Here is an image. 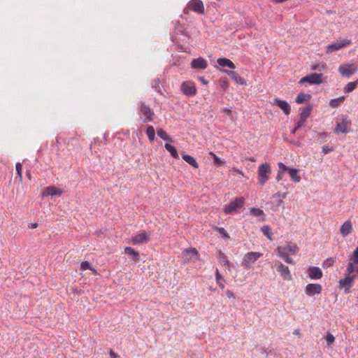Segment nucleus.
I'll return each instance as SVG.
<instances>
[{"instance_id":"obj_21","label":"nucleus","mask_w":358,"mask_h":358,"mask_svg":"<svg viewBox=\"0 0 358 358\" xmlns=\"http://www.w3.org/2000/svg\"><path fill=\"white\" fill-rule=\"evenodd\" d=\"M124 252L131 258L133 261L137 262L139 259V253L131 247H126Z\"/></svg>"},{"instance_id":"obj_63","label":"nucleus","mask_w":358,"mask_h":358,"mask_svg":"<svg viewBox=\"0 0 358 358\" xmlns=\"http://www.w3.org/2000/svg\"><path fill=\"white\" fill-rule=\"evenodd\" d=\"M210 155L213 158L215 157V156H216V155H215L214 152H210Z\"/></svg>"},{"instance_id":"obj_40","label":"nucleus","mask_w":358,"mask_h":358,"mask_svg":"<svg viewBox=\"0 0 358 358\" xmlns=\"http://www.w3.org/2000/svg\"><path fill=\"white\" fill-rule=\"evenodd\" d=\"M326 68H327V66L324 63H320V64L313 66L311 69H312V70H314V71H322L325 70Z\"/></svg>"},{"instance_id":"obj_26","label":"nucleus","mask_w":358,"mask_h":358,"mask_svg":"<svg viewBox=\"0 0 358 358\" xmlns=\"http://www.w3.org/2000/svg\"><path fill=\"white\" fill-rule=\"evenodd\" d=\"M345 99V98L343 96H340L336 99H331L330 101L329 105L332 108H337V107L340 106L344 102Z\"/></svg>"},{"instance_id":"obj_54","label":"nucleus","mask_w":358,"mask_h":358,"mask_svg":"<svg viewBox=\"0 0 358 358\" xmlns=\"http://www.w3.org/2000/svg\"><path fill=\"white\" fill-rule=\"evenodd\" d=\"M282 177H283V173H282L281 171H278L277 176H276L277 180L279 181V180H282Z\"/></svg>"},{"instance_id":"obj_44","label":"nucleus","mask_w":358,"mask_h":358,"mask_svg":"<svg viewBox=\"0 0 358 358\" xmlns=\"http://www.w3.org/2000/svg\"><path fill=\"white\" fill-rule=\"evenodd\" d=\"M16 171H17V174L19 177V179L20 181L22 180V165L21 163L20 162H17L16 164Z\"/></svg>"},{"instance_id":"obj_53","label":"nucleus","mask_w":358,"mask_h":358,"mask_svg":"<svg viewBox=\"0 0 358 358\" xmlns=\"http://www.w3.org/2000/svg\"><path fill=\"white\" fill-rule=\"evenodd\" d=\"M226 294L228 298H234V294L230 290H227Z\"/></svg>"},{"instance_id":"obj_28","label":"nucleus","mask_w":358,"mask_h":358,"mask_svg":"<svg viewBox=\"0 0 358 358\" xmlns=\"http://www.w3.org/2000/svg\"><path fill=\"white\" fill-rule=\"evenodd\" d=\"M310 96L309 94L299 93L296 99V102L299 104L302 103L309 99Z\"/></svg>"},{"instance_id":"obj_1","label":"nucleus","mask_w":358,"mask_h":358,"mask_svg":"<svg viewBox=\"0 0 358 358\" xmlns=\"http://www.w3.org/2000/svg\"><path fill=\"white\" fill-rule=\"evenodd\" d=\"M263 256L262 253L258 252H250L246 253L243 259L242 265L245 268H250L252 265L260 257Z\"/></svg>"},{"instance_id":"obj_50","label":"nucleus","mask_w":358,"mask_h":358,"mask_svg":"<svg viewBox=\"0 0 358 358\" xmlns=\"http://www.w3.org/2000/svg\"><path fill=\"white\" fill-rule=\"evenodd\" d=\"M283 259L288 264H293L294 263L293 259L292 258H290L287 255L285 257H284Z\"/></svg>"},{"instance_id":"obj_39","label":"nucleus","mask_w":358,"mask_h":358,"mask_svg":"<svg viewBox=\"0 0 358 358\" xmlns=\"http://www.w3.org/2000/svg\"><path fill=\"white\" fill-rule=\"evenodd\" d=\"M80 268L83 269V270H87V269H90V270H92L94 273H96V270L94 268H91V264L89 262L87 261H85V262H83L81 263V265H80Z\"/></svg>"},{"instance_id":"obj_20","label":"nucleus","mask_w":358,"mask_h":358,"mask_svg":"<svg viewBox=\"0 0 358 358\" xmlns=\"http://www.w3.org/2000/svg\"><path fill=\"white\" fill-rule=\"evenodd\" d=\"M308 272L311 279H320L322 276V272L318 267H310Z\"/></svg>"},{"instance_id":"obj_30","label":"nucleus","mask_w":358,"mask_h":358,"mask_svg":"<svg viewBox=\"0 0 358 358\" xmlns=\"http://www.w3.org/2000/svg\"><path fill=\"white\" fill-rule=\"evenodd\" d=\"M157 135L164 141L172 142L171 138L167 134V133L162 128H159L157 131Z\"/></svg>"},{"instance_id":"obj_17","label":"nucleus","mask_w":358,"mask_h":358,"mask_svg":"<svg viewBox=\"0 0 358 358\" xmlns=\"http://www.w3.org/2000/svg\"><path fill=\"white\" fill-rule=\"evenodd\" d=\"M191 65L192 68L199 69H205L208 66L207 62L202 57L193 59Z\"/></svg>"},{"instance_id":"obj_34","label":"nucleus","mask_w":358,"mask_h":358,"mask_svg":"<svg viewBox=\"0 0 358 358\" xmlns=\"http://www.w3.org/2000/svg\"><path fill=\"white\" fill-rule=\"evenodd\" d=\"M357 83H358V80L355 82H350L348 83L345 88H344V91L345 92H352L357 86Z\"/></svg>"},{"instance_id":"obj_56","label":"nucleus","mask_w":358,"mask_h":358,"mask_svg":"<svg viewBox=\"0 0 358 358\" xmlns=\"http://www.w3.org/2000/svg\"><path fill=\"white\" fill-rule=\"evenodd\" d=\"M354 259H358V247L353 252Z\"/></svg>"},{"instance_id":"obj_15","label":"nucleus","mask_w":358,"mask_h":358,"mask_svg":"<svg viewBox=\"0 0 358 358\" xmlns=\"http://www.w3.org/2000/svg\"><path fill=\"white\" fill-rule=\"evenodd\" d=\"M277 271L280 273L281 276L284 278V280H291L292 275L290 274V271L289 268L282 263H280L278 265Z\"/></svg>"},{"instance_id":"obj_58","label":"nucleus","mask_w":358,"mask_h":358,"mask_svg":"<svg viewBox=\"0 0 358 358\" xmlns=\"http://www.w3.org/2000/svg\"><path fill=\"white\" fill-rule=\"evenodd\" d=\"M294 334L295 335L298 336H301V333H300L299 329H296V330H294Z\"/></svg>"},{"instance_id":"obj_3","label":"nucleus","mask_w":358,"mask_h":358,"mask_svg":"<svg viewBox=\"0 0 358 358\" xmlns=\"http://www.w3.org/2000/svg\"><path fill=\"white\" fill-rule=\"evenodd\" d=\"M244 198L243 197H238L236 198L234 201H231L228 205L225 206L224 208V212L226 214H230L233 212L237 211L238 209L242 208L244 204Z\"/></svg>"},{"instance_id":"obj_38","label":"nucleus","mask_w":358,"mask_h":358,"mask_svg":"<svg viewBox=\"0 0 358 358\" xmlns=\"http://www.w3.org/2000/svg\"><path fill=\"white\" fill-rule=\"evenodd\" d=\"M277 252L278 253V255L283 258L287 255V250L286 246H280L277 248Z\"/></svg>"},{"instance_id":"obj_51","label":"nucleus","mask_w":358,"mask_h":358,"mask_svg":"<svg viewBox=\"0 0 358 358\" xmlns=\"http://www.w3.org/2000/svg\"><path fill=\"white\" fill-rule=\"evenodd\" d=\"M213 160H214V162L217 164H221L224 163V162L222 160H221L217 155L215 156Z\"/></svg>"},{"instance_id":"obj_8","label":"nucleus","mask_w":358,"mask_h":358,"mask_svg":"<svg viewBox=\"0 0 358 358\" xmlns=\"http://www.w3.org/2000/svg\"><path fill=\"white\" fill-rule=\"evenodd\" d=\"M140 111L141 114L144 116L143 121L144 122H149L153 120V116L155 115L154 112L149 106L145 105L144 103L141 102L140 103Z\"/></svg>"},{"instance_id":"obj_24","label":"nucleus","mask_w":358,"mask_h":358,"mask_svg":"<svg viewBox=\"0 0 358 358\" xmlns=\"http://www.w3.org/2000/svg\"><path fill=\"white\" fill-rule=\"evenodd\" d=\"M182 157L187 163H188L189 165H191L194 168H195V169L199 168V164L196 162V159L193 157H192L189 155H187V154H183L182 155Z\"/></svg>"},{"instance_id":"obj_45","label":"nucleus","mask_w":358,"mask_h":358,"mask_svg":"<svg viewBox=\"0 0 358 358\" xmlns=\"http://www.w3.org/2000/svg\"><path fill=\"white\" fill-rule=\"evenodd\" d=\"M218 232L223 236V237L228 238L229 234L227 231L222 227H217Z\"/></svg>"},{"instance_id":"obj_52","label":"nucleus","mask_w":358,"mask_h":358,"mask_svg":"<svg viewBox=\"0 0 358 358\" xmlns=\"http://www.w3.org/2000/svg\"><path fill=\"white\" fill-rule=\"evenodd\" d=\"M109 354L111 357V358H118L119 356L113 352V350H110Z\"/></svg>"},{"instance_id":"obj_31","label":"nucleus","mask_w":358,"mask_h":358,"mask_svg":"<svg viewBox=\"0 0 358 358\" xmlns=\"http://www.w3.org/2000/svg\"><path fill=\"white\" fill-rule=\"evenodd\" d=\"M289 173L292 179L296 182H299L301 180V177L298 174V170L296 169H292L289 170Z\"/></svg>"},{"instance_id":"obj_5","label":"nucleus","mask_w":358,"mask_h":358,"mask_svg":"<svg viewBox=\"0 0 358 358\" xmlns=\"http://www.w3.org/2000/svg\"><path fill=\"white\" fill-rule=\"evenodd\" d=\"M189 10L201 14L203 13L204 6L203 2L201 0L190 1L185 8V13H187V10Z\"/></svg>"},{"instance_id":"obj_64","label":"nucleus","mask_w":358,"mask_h":358,"mask_svg":"<svg viewBox=\"0 0 358 358\" xmlns=\"http://www.w3.org/2000/svg\"><path fill=\"white\" fill-rule=\"evenodd\" d=\"M354 263L358 264V259H354Z\"/></svg>"},{"instance_id":"obj_6","label":"nucleus","mask_w":358,"mask_h":358,"mask_svg":"<svg viewBox=\"0 0 358 358\" xmlns=\"http://www.w3.org/2000/svg\"><path fill=\"white\" fill-rule=\"evenodd\" d=\"M301 83H308L311 85H319L322 83V74L313 73L309 76L303 77L300 80Z\"/></svg>"},{"instance_id":"obj_9","label":"nucleus","mask_w":358,"mask_h":358,"mask_svg":"<svg viewBox=\"0 0 358 358\" xmlns=\"http://www.w3.org/2000/svg\"><path fill=\"white\" fill-rule=\"evenodd\" d=\"M350 44H351V41L348 39H342L332 44L329 45L327 47V52L331 53L332 52L339 50L342 48L345 47Z\"/></svg>"},{"instance_id":"obj_16","label":"nucleus","mask_w":358,"mask_h":358,"mask_svg":"<svg viewBox=\"0 0 358 358\" xmlns=\"http://www.w3.org/2000/svg\"><path fill=\"white\" fill-rule=\"evenodd\" d=\"M322 291V287L319 284H308L306 288V293L309 296L318 294Z\"/></svg>"},{"instance_id":"obj_41","label":"nucleus","mask_w":358,"mask_h":358,"mask_svg":"<svg viewBox=\"0 0 358 358\" xmlns=\"http://www.w3.org/2000/svg\"><path fill=\"white\" fill-rule=\"evenodd\" d=\"M250 213L252 215H253L254 216H256V217L262 216L264 215V211L257 208H252L250 209Z\"/></svg>"},{"instance_id":"obj_46","label":"nucleus","mask_w":358,"mask_h":358,"mask_svg":"<svg viewBox=\"0 0 358 358\" xmlns=\"http://www.w3.org/2000/svg\"><path fill=\"white\" fill-rule=\"evenodd\" d=\"M278 165L280 170V171H281L282 173L288 171V168L283 163L279 162Z\"/></svg>"},{"instance_id":"obj_29","label":"nucleus","mask_w":358,"mask_h":358,"mask_svg":"<svg viewBox=\"0 0 358 358\" xmlns=\"http://www.w3.org/2000/svg\"><path fill=\"white\" fill-rule=\"evenodd\" d=\"M146 134L150 142H152L155 138V130L152 126H148L146 129Z\"/></svg>"},{"instance_id":"obj_62","label":"nucleus","mask_w":358,"mask_h":358,"mask_svg":"<svg viewBox=\"0 0 358 358\" xmlns=\"http://www.w3.org/2000/svg\"><path fill=\"white\" fill-rule=\"evenodd\" d=\"M249 160H250V162H255V157H250V158L249 159Z\"/></svg>"},{"instance_id":"obj_2","label":"nucleus","mask_w":358,"mask_h":358,"mask_svg":"<svg viewBox=\"0 0 358 358\" xmlns=\"http://www.w3.org/2000/svg\"><path fill=\"white\" fill-rule=\"evenodd\" d=\"M271 166L268 163L261 164L258 169L259 182L261 185H264L269 179L268 175L271 173Z\"/></svg>"},{"instance_id":"obj_11","label":"nucleus","mask_w":358,"mask_h":358,"mask_svg":"<svg viewBox=\"0 0 358 358\" xmlns=\"http://www.w3.org/2000/svg\"><path fill=\"white\" fill-rule=\"evenodd\" d=\"M150 235L149 232L143 231L141 234L133 236L131 238V243L133 245L146 243L150 240Z\"/></svg>"},{"instance_id":"obj_25","label":"nucleus","mask_w":358,"mask_h":358,"mask_svg":"<svg viewBox=\"0 0 358 358\" xmlns=\"http://www.w3.org/2000/svg\"><path fill=\"white\" fill-rule=\"evenodd\" d=\"M218 259L221 264L227 266L228 267L229 270H230L231 263L228 260L227 257L225 255V254H224L221 251H219V252H218Z\"/></svg>"},{"instance_id":"obj_37","label":"nucleus","mask_w":358,"mask_h":358,"mask_svg":"<svg viewBox=\"0 0 358 358\" xmlns=\"http://www.w3.org/2000/svg\"><path fill=\"white\" fill-rule=\"evenodd\" d=\"M215 275H216V280H217V284L219 285V287L223 289L224 288V284L221 282V280H223L224 281V278L221 275V274L220 273V271L218 269L216 270V273H215Z\"/></svg>"},{"instance_id":"obj_12","label":"nucleus","mask_w":358,"mask_h":358,"mask_svg":"<svg viewBox=\"0 0 358 358\" xmlns=\"http://www.w3.org/2000/svg\"><path fill=\"white\" fill-rule=\"evenodd\" d=\"M182 259L185 262H189L193 259L198 260V251L194 248L185 249L182 252Z\"/></svg>"},{"instance_id":"obj_49","label":"nucleus","mask_w":358,"mask_h":358,"mask_svg":"<svg viewBox=\"0 0 358 358\" xmlns=\"http://www.w3.org/2000/svg\"><path fill=\"white\" fill-rule=\"evenodd\" d=\"M322 151L324 154H327V153L330 152L331 151H332V149L330 148L329 146L324 145L322 148Z\"/></svg>"},{"instance_id":"obj_35","label":"nucleus","mask_w":358,"mask_h":358,"mask_svg":"<svg viewBox=\"0 0 358 358\" xmlns=\"http://www.w3.org/2000/svg\"><path fill=\"white\" fill-rule=\"evenodd\" d=\"M355 264H356L355 263H354V261L352 262H349L348 264V266H347V269H346V271H345V274L347 275H355L353 273L355 270Z\"/></svg>"},{"instance_id":"obj_48","label":"nucleus","mask_w":358,"mask_h":358,"mask_svg":"<svg viewBox=\"0 0 358 358\" xmlns=\"http://www.w3.org/2000/svg\"><path fill=\"white\" fill-rule=\"evenodd\" d=\"M222 111L225 113L226 115H231L232 114V111L231 109L228 108H224L222 109Z\"/></svg>"},{"instance_id":"obj_33","label":"nucleus","mask_w":358,"mask_h":358,"mask_svg":"<svg viewBox=\"0 0 358 358\" xmlns=\"http://www.w3.org/2000/svg\"><path fill=\"white\" fill-rule=\"evenodd\" d=\"M287 253L289 252L292 255H295L299 251V248L294 243H289L286 245Z\"/></svg>"},{"instance_id":"obj_13","label":"nucleus","mask_w":358,"mask_h":358,"mask_svg":"<svg viewBox=\"0 0 358 358\" xmlns=\"http://www.w3.org/2000/svg\"><path fill=\"white\" fill-rule=\"evenodd\" d=\"M181 90L187 96H193L196 93L194 85L190 82H184L181 85Z\"/></svg>"},{"instance_id":"obj_61","label":"nucleus","mask_w":358,"mask_h":358,"mask_svg":"<svg viewBox=\"0 0 358 358\" xmlns=\"http://www.w3.org/2000/svg\"><path fill=\"white\" fill-rule=\"evenodd\" d=\"M299 129H296V126L294 128V129L292 130V134H295V132L298 130Z\"/></svg>"},{"instance_id":"obj_7","label":"nucleus","mask_w":358,"mask_h":358,"mask_svg":"<svg viewBox=\"0 0 358 358\" xmlns=\"http://www.w3.org/2000/svg\"><path fill=\"white\" fill-rule=\"evenodd\" d=\"M357 278V275H350L345 276L344 278L339 280V285L341 288L345 289V293H349L350 288L352 286L355 279Z\"/></svg>"},{"instance_id":"obj_19","label":"nucleus","mask_w":358,"mask_h":358,"mask_svg":"<svg viewBox=\"0 0 358 358\" xmlns=\"http://www.w3.org/2000/svg\"><path fill=\"white\" fill-rule=\"evenodd\" d=\"M222 71L228 73V75L231 77L232 80H234L236 83H238L240 85H245V80L241 77L238 73L233 71H227V70H222Z\"/></svg>"},{"instance_id":"obj_43","label":"nucleus","mask_w":358,"mask_h":358,"mask_svg":"<svg viewBox=\"0 0 358 358\" xmlns=\"http://www.w3.org/2000/svg\"><path fill=\"white\" fill-rule=\"evenodd\" d=\"M220 85L224 90H226L229 87V82L226 78L220 79Z\"/></svg>"},{"instance_id":"obj_59","label":"nucleus","mask_w":358,"mask_h":358,"mask_svg":"<svg viewBox=\"0 0 358 358\" xmlns=\"http://www.w3.org/2000/svg\"><path fill=\"white\" fill-rule=\"evenodd\" d=\"M37 227H38V224L37 223H32L31 224V229H36Z\"/></svg>"},{"instance_id":"obj_14","label":"nucleus","mask_w":358,"mask_h":358,"mask_svg":"<svg viewBox=\"0 0 358 358\" xmlns=\"http://www.w3.org/2000/svg\"><path fill=\"white\" fill-rule=\"evenodd\" d=\"M63 193V190L54 187V186H49L46 187L42 192L43 197H46L48 196H60Z\"/></svg>"},{"instance_id":"obj_47","label":"nucleus","mask_w":358,"mask_h":358,"mask_svg":"<svg viewBox=\"0 0 358 358\" xmlns=\"http://www.w3.org/2000/svg\"><path fill=\"white\" fill-rule=\"evenodd\" d=\"M306 120H303L300 117V120L296 122V129L301 128L305 123Z\"/></svg>"},{"instance_id":"obj_23","label":"nucleus","mask_w":358,"mask_h":358,"mask_svg":"<svg viewBox=\"0 0 358 358\" xmlns=\"http://www.w3.org/2000/svg\"><path fill=\"white\" fill-rule=\"evenodd\" d=\"M217 62L220 66H228L229 68L232 69H235L234 64L229 59L220 58L217 59Z\"/></svg>"},{"instance_id":"obj_36","label":"nucleus","mask_w":358,"mask_h":358,"mask_svg":"<svg viewBox=\"0 0 358 358\" xmlns=\"http://www.w3.org/2000/svg\"><path fill=\"white\" fill-rule=\"evenodd\" d=\"M261 231L270 241H272L271 229L268 226H263Z\"/></svg>"},{"instance_id":"obj_27","label":"nucleus","mask_w":358,"mask_h":358,"mask_svg":"<svg viewBox=\"0 0 358 358\" xmlns=\"http://www.w3.org/2000/svg\"><path fill=\"white\" fill-rule=\"evenodd\" d=\"M164 147H165L166 150L170 152V154L171 155V156L173 158L177 159L179 157L177 150L176 149V148L174 146H173L172 145H171L169 143H166Z\"/></svg>"},{"instance_id":"obj_42","label":"nucleus","mask_w":358,"mask_h":358,"mask_svg":"<svg viewBox=\"0 0 358 358\" xmlns=\"http://www.w3.org/2000/svg\"><path fill=\"white\" fill-rule=\"evenodd\" d=\"M326 341H327V345L330 346L331 345H332L334 343L335 337L331 333L327 332V336H326Z\"/></svg>"},{"instance_id":"obj_60","label":"nucleus","mask_w":358,"mask_h":358,"mask_svg":"<svg viewBox=\"0 0 358 358\" xmlns=\"http://www.w3.org/2000/svg\"><path fill=\"white\" fill-rule=\"evenodd\" d=\"M320 136L322 138H326V137H327V134H326V133H320Z\"/></svg>"},{"instance_id":"obj_57","label":"nucleus","mask_w":358,"mask_h":358,"mask_svg":"<svg viewBox=\"0 0 358 358\" xmlns=\"http://www.w3.org/2000/svg\"><path fill=\"white\" fill-rule=\"evenodd\" d=\"M199 80L205 85H207L208 83V82L203 77H200Z\"/></svg>"},{"instance_id":"obj_55","label":"nucleus","mask_w":358,"mask_h":358,"mask_svg":"<svg viewBox=\"0 0 358 358\" xmlns=\"http://www.w3.org/2000/svg\"><path fill=\"white\" fill-rule=\"evenodd\" d=\"M233 170H234L235 172H236V173H238V174H239V175H241V176H244V173H243V172L241 170H240V169H237V168H235V167H234V168H233Z\"/></svg>"},{"instance_id":"obj_32","label":"nucleus","mask_w":358,"mask_h":358,"mask_svg":"<svg viewBox=\"0 0 358 358\" xmlns=\"http://www.w3.org/2000/svg\"><path fill=\"white\" fill-rule=\"evenodd\" d=\"M312 110L311 106H308L303 108L302 112L300 113V117L303 120H306V119L310 116V111Z\"/></svg>"},{"instance_id":"obj_4","label":"nucleus","mask_w":358,"mask_h":358,"mask_svg":"<svg viewBox=\"0 0 358 358\" xmlns=\"http://www.w3.org/2000/svg\"><path fill=\"white\" fill-rule=\"evenodd\" d=\"M358 69V66L354 64H344L338 67V72L343 76L349 77L355 74Z\"/></svg>"},{"instance_id":"obj_10","label":"nucleus","mask_w":358,"mask_h":358,"mask_svg":"<svg viewBox=\"0 0 358 358\" xmlns=\"http://www.w3.org/2000/svg\"><path fill=\"white\" fill-rule=\"evenodd\" d=\"M351 122L347 117H343L341 122H338L335 127V133H348L350 131V127Z\"/></svg>"},{"instance_id":"obj_22","label":"nucleus","mask_w":358,"mask_h":358,"mask_svg":"<svg viewBox=\"0 0 358 358\" xmlns=\"http://www.w3.org/2000/svg\"><path fill=\"white\" fill-rule=\"evenodd\" d=\"M352 230V226L350 221L345 222L341 227V233L345 236L351 233Z\"/></svg>"},{"instance_id":"obj_18","label":"nucleus","mask_w":358,"mask_h":358,"mask_svg":"<svg viewBox=\"0 0 358 358\" xmlns=\"http://www.w3.org/2000/svg\"><path fill=\"white\" fill-rule=\"evenodd\" d=\"M273 101L280 109L283 110L285 115H287L290 113V106L287 101L280 100L278 99H275Z\"/></svg>"}]
</instances>
